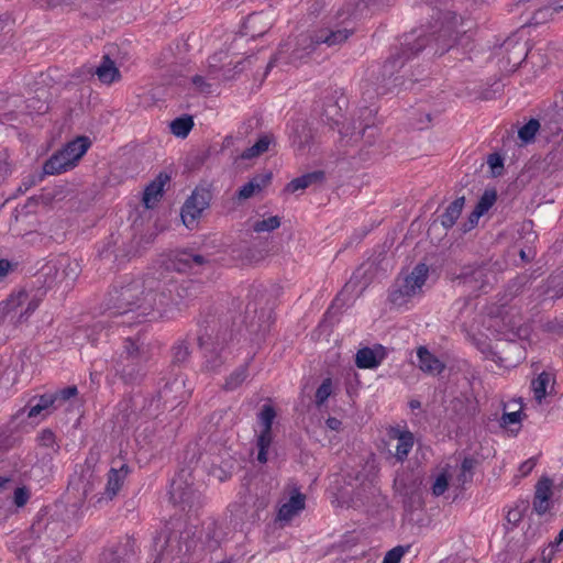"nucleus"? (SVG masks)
Returning a JSON list of instances; mask_svg holds the SVG:
<instances>
[{"label": "nucleus", "mask_w": 563, "mask_h": 563, "mask_svg": "<svg viewBox=\"0 0 563 563\" xmlns=\"http://www.w3.org/2000/svg\"><path fill=\"white\" fill-rule=\"evenodd\" d=\"M146 276L144 279H132L131 282L114 287L110 292V305L114 314H126L139 310V316H147L157 311L164 316L172 306L178 305L172 296L173 282L167 276L161 278Z\"/></svg>", "instance_id": "nucleus-1"}, {"label": "nucleus", "mask_w": 563, "mask_h": 563, "mask_svg": "<svg viewBox=\"0 0 563 563\" xmlns=\"http://www.w3.org/2000/svg\"><path fill=\"white\" fill-rule=\"evenodd\" d=\"M430 268L424 263L417 264L410 272H401L388 289V302L401 308L422 294L429 278Z\"/></svg>", "instance_id": "nucleus-2"}, {"label": "nucleus", "mask_w": 563, "mask_h": 563, "mask_svg": "<svg viewBox=\"0 0 563 563\" xmlns=\"http://www.w3.org/2000/svg\"><path fill=\"white\" fill-rule=\"evenodd\" d=\"M208 63L207 76L196 75L191 79L195 87L203 93H210L216 84L234 78L243 69L240 67L243 62L233 60L228 51L214 53Z\"/></svg>", "instance_id": "nucleus-3"}, {"label": "nucleus", "mask_w": 563, "mask_h": 563, "mask_svg": "<svg viewBox=\"0 0 563 563\" xmlns=\"http://www.w3.org/2000/svg\"><path fill=\"white\" fill-rule=\"evenodd\" d=\"M148 360L147 347L140 335L126 338L123 342V350L114 360V371L125 383L134 382L143 364Z\"/></svg>", "instance_id": "nucleus-4"}, {"label": "nucleus", "mask_w": 563, "mask_h": 563, "mask_svg": "<svg viewBox=\"0 0 563 563\" xmlns=\"http://www.w3.org/2000/svg\"><path fill=\"white\" fill-rule=\"evenodd\" d=\"M87 136H78L54 153L43 165L47 175H57L74 168L90 147Z\"/></svg>", "instance_id": "nucleus-5"}, {"label": "nucleus", "mask_w": 563, "mask_h": 563, "mask_svg": "<svg viewBox=\"0 0 563 563\" xmlns=\"http://www.w3.org/2000/svg\"><path fill=\"white\" fill-rule=\"evenodd\" d=\"M319 46L316 31L299 34L296 40L280 45L277 54L268 63L271 68L277 62L285 64H298L310 56Z\"/></svg>", "instance_id": "nucleus-6"}, {"label": "nucleus", "mask_w": 563, "mask_h": 563, "mask_svg": "<svg viewBox=\"0 0 563 563\" xmlns=\"http://www.w3.org/2000/svg\"><path fill=\"white\" fill-rule=\"evenodd\" d=\"M199 345L203 351L202 369L206 373H219L227 361V333L205 334L199 336Z\"/></svg>", "instance_id": "nucleus-7"}, {"label": "nucleus", "mask_w": 563, "mask_h": 563, "mask_svg": "<svg viewBox=\"0 0 563 563\" xmlns=\"http://www.w3.org/2000/svg\"><path fill=\"white\" fill-rule=\"evenodd\" d=\"M429 37L424 34H409L406 35L401 43V51L393 55L383 66V76L391 79L394 73L400 69L405 62L421 52L428 44Z\"/></svg>", "instance_id": "nucleus-8"}, {"label": "nucleus", "mask_w": 563, "mask_h": 563, "mask_svg": "<svg viewBox=\"0 0 563 563\" xmlns=\"http://www.w3.org/2000/svg\"><path fill=\"white\" fill-rule=\"evenodd\" d=\"M212 194L209 189L197 187L181 208V220L188 229H194L202 212L209 207Z\"/></svg>", "instance_id": "nucleus-9"}, {"label": "nucleus", "mask_w": 563, "mask_h": 563, "mask_svg": "<svg viewBox=\"0 0 563 563\" xmlns=\"http://www.w3.org/2000/svg\"><path fill=\"white\" fill-rule=\"evenodd\" d=\"M460 389V418L473 419L479 412L477 395L482 390V382L475 374L465 376Z\"/></svg>", "instance_id": "nucleus-10"}, {"label": "nucleus", "mask_w": 563, "mask_h": 563, "mask_svg": "<svg viewBox=\"0 0 563 563\" xmlns=\"http://www.w3.org/2000/svg\"><path fill=\"white\" fill-rule=\"evenodd\" d=\"M11 308L12 318L15 319L16 324L20 325L29 320L42 302V295L37 292H30L20 290L11 295L7 299Z\"/></svg>", "instance_id": "nucleus-11"}, {"label": "nucleus", "mask_w": 563, "mask_h": 563, "mask_svg": "<svg viewBox=\"0 0 563 563\" xmlns=\"http://www.w3.org/2000/svg\"><path fill=\"white\" fill-rule=\"evenodd\" d=\"M201 495L199 492L188 484L183 475H178L172 481L169 489V499L175 505H181L185 507L192 508L200 505Z\"/></svg>", "instance_id": "nucleus-12"}, {"label": "nucleus", "mask_w": 563, "mask_h": 563, "mask_svg": "<svg viewBox=\"0 0 563 563\" xmlns=\"http://www.w3.org/2000/svg\"><path fill=\"white\" fill-rule=\"evenodd\" d=\"M313 132L307 122L299 120L292 124L289 135L290 144L294 151L299 155L310 152L313 143Z\"/></svg>", "instance_id": "nucleus-13"}, {"label": "nucleus", "mask_w": 563, "mask_h": 563, "mask_svg": "<svg viewBox=\"0 0 563 563\" xmlns=\"http://www.w3.org/2000/svg\"><path fill=\"white\" fill-rule=\"evenodd\" d=\"M207 263L205 256L188 251L178 252L170 258V267L178 273L198 274Z\"/></svg>", "instance_id": "nucleus-14"}, {"label": "nucleus", "mask_w": 563, "mask_h": 563, "mask_svg": "<svg viewBox=\"0 0 563 563\" xmlns=\"http://www.w3.org/2000/svg\"><path fill=\"white\" fill-rule=\"evenodd\" d=\"M234 465L235 459L228 450L219 449L217 453L211 454L209 474L217 481L224 482L231 476Z\"/></svg>", "instance_id": "nucleus-15"}, {"label": "nucleus", "mask_w": 563, "mask_h": 563, "mask_svg": "<svg viewBox=\"0 0 563 563\" xmlns=\"http://www.w3.org/2000/svg\"><path fill=\"white\" fill-rule=\"evenodd\" d=\"M314 31L317 34V41L319 42V45L325 44L328 47H335L342 45L354 33L353 29H350L345 25H327L321 26Z\"/></svg>", "instance_id": "nucleus-16"}, {"label": "nucleus", "mask_w": 563, "mask_h": 563, "mask_svg": "<svg viewBox=\"0 0 563 563\" xmlns=\"http://www.w3.org/2000/svg\"><path fill=\"white\" fill-rule=\"evenodd\" d=\"M305 506L306 496L297 488H294L290 493L289 499L280 505L277 514V520L283 522L291 521L305 509Z\"/></svg>", "instance_id": "nucleus-17"}, {"label": "nucleus", "mask_w": 563, "mask_h": 563, "mask_svg": "<svg viewBox=\"0 0 563 563\" xmlns=\"http://www.w3.org/2000/svg\"><path fill=\"white\" fill-rule=\"evenodd\" d=\"M461 26H466L463 30V34H461L460 30V47L463 49V54L465 55L463 58H460L461 62H473L479 54V51L477 49V45L474 42V34H475V22L468 20L466 22L462 21L460 23Z\"/></svg>", "instance_id": "nucleus-18"}, {"label": "nucleus", "mask_w": 563, "mask_h": 563, "mask_svg": "<svg viewBox=\"0 0 563 563\" xmlns=\"http://www.w3.org/2000/svg\"><path fill=\"white\" fill-rule=\"evenodd\" d=\"M129 473V467L125 464H122L119 468H111L108 473V481L104 487V492L98 498V503L103 498L111 500L113 499L119 490L121 489L126 476Z\"/></svg>", "instance_id": "nucleus-19"}, {"label": "nucleus", "mask_w": 563, "mask_h": 563, "mask_svg": "<svg viewBox=\"0 0 563 563\" xmlns=\"http://www.w3.org/2000/svg\"><path fill=\"white\" fill-rule=\"evenodd\" d=\"M35 401L34 405H31L29 406L27 408V411H26V407L20 409L15 416L13 417V419H19L21 418L22 416L25 415L26 412V416L27 418H35L40 415H43L44 417L52 413L53 411H55V408H54V405H53V401H52V397H51V394L49 393H46V394H43L38 397H34L31 402Z\"/></svg>", "instance_id": "nucleus-20"}, {"label": "nucleus", "mask_w": 563, "mask_h": 563, "mask_svg": "<svg viewBox=\"0 0 563 563\" xmlns=\"http://www.w3.org/2000/svg\"><path fill=\"white\" fill-rule=\"evenodd\" d=\"M483 463L478 453L464 455L460 464V489H464L474 481V475Z\"/></svg>", "instance_id": "nucleus-21"}, {"label": "nucleus", "mask_w": 563, "mask_h": 563, "mask_svg": "<svg viewBox=\"0 0 563 563\" xmlns=\"http://www.w3.org/2000/svg\"><path fill=\"white\" fill-rule=\"evenodd\" d=\"M486 268L483 266H464L460 272V285L472 290L482 289L486 285Z\"/></svg>", "instance_id": "nucleus-22"}, {"label": "nucleus", "mask_w": 563, "mask_h": 563, "mask_svg": "<svg viewBox=\"0 0 563 563\" xmlns=\"http://www.w3.org/2000/svg\"><path fill=\"white\" fill-rule=\"evenodd\" d=\"M552 496V481L549 477H542L536 485L533 509L539 515H544L550 509V499Z\"/></svg>", "instance_id": "nucleus-23"}, {"label": "nucleus", "mask_w": 563, "mask_h": 563, "mask_svg": "<svg viewBox=\"0 0 563 563\" xmlns=\"http://www.w3.org/2000/svg\"><path fill=\"white\" fill-rule=\"evenodd\" d=\"M501 51L507 54V64L512 68L518 67L528 56L526 43L512 37L503 43Z\"/></svg>", "instance_id": "nucleus-24"}, {"label": "nucleus", "mask_w": 563, "mask_h": 563, "mask_svg": "<svg viewBox=\"0 0 563 563\" xmlns=\"http://www.w3.org/2000/svg\"><path fill=\"white\" fill-rule=\"evenodd\" d=\"M272 180V173L257 174L244 184L238 191L240 200H246L266 188Z\"/></svg>", "instance_id": "nucleus-25"}, {"label": "nucleus", "mask_w": 563, "mask_h": 563, "mask_svg": "<svg viewBox=\"0 0 563 563\" xmlns=\"http://www.w3.org/2000/svg\"><path fill=\"white\" fill-rule=\"evenodd\" d=\"M385 357L383 346L376 349L363 347L355 355V364L358 368H375Z\"/></svg>", "instance_id": "nucleus-26"}, {"label": "nucleus", "mask_w": 563, "mask_h": 563, "mask_svg": "<svg viewBox=\"0 0 563 563\" xmlns=\"http://www.w3.org/2000/svg\"><path fill=\"white\" fill-rule=\"evenodd\" d=\"M390 437L397 440V445L394 453L395 459L398 462H404L413 446V434L410 431L393 429L390 431Z\"/></svg>", "instance_id": "nucleus-27"}, {"label": "nucleus", "mask_w": 563, "mask_h": 563, "mask_svg": "<svg viewBox=\"0 0 563 563\" xmlns=\"http://www.w3.org/2000/svg\"><path fill=\"white\" fill-rule=\"evenodd\" d=\"M417 356L418 367L426 374L437 375L444 369V364L424 346L417 349Z\"/></svg>", "instance_id": "nucleus-28"}, {"label": "nucleus", "mask_w": 563, "mask_h": 563, "mask_svg": "<svg viewBox=\"0 0 563 563\" xmlns=\"http://www.w3.org/2000/svg\"><path fill=\"white\" fill-rule=\"evenodd\" d=\"M169 177L166 174H159L144 190L143 203L146 208H153L163 195L164 186Z\"/></svg>", "instance_id": "nucleus-29"}, {"label": "nucleus", "mask_w": 563, "mask_h": 563, "mask_svg": "<svg viewBox=\"0 0 563 563\" xmlns=\"http://www.w3.org/2000/svg\"><path fill=\"white\" fill-rule=\"evenodd\" d=\"M49 394L55 410L59 408H65L68 410L70 407L78 402V389L74 385Z\"/></svg>", "instance_id": "nucleus-30"}, {"label": "nucleus", "mask_w": 563, "mask_h": 563, "mask_svg": "<svg viewBox=\"0 0 563 563\" xmlns=\"http://www.w3.org/2000/svg\"><path fill=\"white\" fill-rule=\"evenodd\" d=\"M271 26L272 19L268 14L264 13L250 14L244 24L246 34L251 35L252 37L263 35Z\"/></svg>", "instance_id": "nucleus-31"}, {"label": "nucleus", "mask_w": 563, "mask_h": 563, "mask_svg": "<svg viewBox=\"0 0 563 563\" xmlns=\"http://www.w3.org/2000/svg\"><path fill=\"white\" fill-rule=\"evenodd\" d=\"M95 74L98 79L106 85H110L121 79V73L115 66V63L108 56L102 57V62L96 68Z\"/></svg>", "instance_id": "nucleus-32"}, {"label": "nucleus", "mask_w": 563, "mask_h": 563, "mask_svg": "<svg viewBox=\"0 0 563 563\" xmlns=\"http://www.w3.org/2000/svg\"><path fill=\"white\" fill-rule=\"evenodd\" d=\"M324 180V173L322 170H314L305 174L300 177L292 179L286 187L288 192L302 190L314 184H321Z\"/></svg>", "instance_id": "nucleus-33"}, {"label": "nucleus", "mask_w": 563, "mask_h": 563, "mask_svg": "<svg viewBox=\"0 0 563 563\" xmlns=\"http://www.w3.org/2000/svg\"><path fill=\"white\" fill-rule=\"evenodd\" d=\"M99 484L100 479L90 466H86L81 470L78 482L75 483L77 489L81 490L84 498H87Z\"/></svg>", "instance_id": "nucleus-34"}, {"label": "nucleus", "mask_w": 563, "mask_h": 563, "mask_svg": "<svg viewBox=\"0 0 563 563\" xmlns=\"http://www.w3.org/2000/svg\"><path fill=\"white\" fill-rule=\"evenodd\" d=\"M273 142V137L268 134H264L262 135L256 142L255 144H253L252 146L247 147L246 150H244L239 158L240 159H253V158H256L258 157L260 155L264 154L265 152L268 151L269 148V145L272 144Z\"/></svg>", "instance_id": "nucleus-35"}, {"label": "nucleus", "mask_w": 563, "mask_h": 563, "mask_svg": "<svg viewBox=\"0 0 563 563\" xmlns=\"http://www.w3.org/2000/svg\"><path fill=\"white\" fill-rule=\"evenodd\" d=\"M172 133L177 137H186L194 126L192 118L189 115L177 118L169 124Z\"/></svg>", "instance_id": "nucleus-36"}, {"label": "nucleus", "mask_w": 563, "mask_h": 563, "mask_svg": "<svg viewBox=\"0 0 563 563\" xmlns=\"http://www.w3.org/2000/svg\"><path fill=\"white\" fill-rule=\"evenodd\" d=\"M455 33V21H454V14L450 18V21L446 26H443L439 31V35L437 37V41H443V46L441 53L445 52L450 47H452L455 43V37L453 36Z\"/></svg>", "instance_id": "nucleus-37"}, {"label": "nucleus", "mask_w": 563, "mask_h": 563, "mask_svg": "<svg viewBox=\"0 0 563 563\" xmlns=\"http://www.w3.org/2000/svg\"><path fill=\"white\" fill-rule=\"evenodd\" d=\"M551 376L547 372L539 374L537 378L531 382V388L534 394L536 400L540 404L547 395V386L550 383Z\"/></svg>", "instance_id": "nucleus-38"}, {"label": "nucleus", "mask_w": 563, "mask_h": 563, "mask_svg": "<svg viewBox=\"0 0 563 563\" xmlns=\"http://www.w3.org/2000/svg\"><path fill=\"white\" fill-rule=\"evenodd\" d=\"M273 441L272 429H262L257 439L258 454L257 460L261 463L267 462V450Z\"/></svg>", "instance_id": "nucleus-39"}, {"label": "nucleus", "mask_w": 563, "mask_h": 563, "mask_svg": "<svg viewBox=\"0 0 563 563\" xmlns=\"http://www.w3.org/2000/svg\"><path fill=\"white\" fill-rule=\"evenodd\" d=\"M249 371L247 365L238 367L230 376L225 379L224 388L227 390H234L247 378Z\"/></svg>", "instance_id": "nucleus-40"}, {"label": "nucleus", "mask_w": 563, "mask_h": 563, "mask_svg": "<svg viewBox=\"0 0 563 563\" xmlns=\"http://www.w3.org/2000/svg\"><path fill=\"white\" fill-rule=\"evenodd\" d=\"M36 442L40 446L51 450L53 453H57L59 445L56 442V437L51 429H43L36 437Z\"/></svg>", "instance_id": "nucleus-41"}, {"label": "nucleus", "mask_w": 563, "mask_h": 563, "mask_svg": "<svg viewBox=\"0 0 563 563\" xmlns=\"http://www.w3.org/2000/svg\"><path fill=\"white\" fill-rule=\"evenodd\" d=\"M280 218L272 216L267 219L256 220L252 224V230L256 233L272 232L280 227Z\"/></svg>", "instance_id": "nucleus-42"}, {"label": "nucleus", "mask_w": 563, "mask_h": 563, "mask_svg": "<svg viewBox=\"0 0 563 563\" xmlns=\"http://www.w3.org/2000/svg\"><path fill=\"white\" fill-rule=\"evenodd\" d=\"M450 478L451 474L448 471V468H441L437 474L434 483L432 485V494L435 496L443 495L449 487Z\"/></svg>", "instance_id": "nucleus-43"}, {"label": "nucleus", "mask_w": 563, "mask_h": 563, "mask_svg": "<svg viewBox=\"0 0 563 563\" xmlns=\"http://www.w3.org/2000/svg\"><path fill=\"white\" fill-rule=\"evenodd\" d=\"M540 129V123L537 119H530L522 128L518 131V136L526 143L534 140V136Z\"/></svg>", "instance_id": "nucleus-44"}, {"label": "nucleus", "mask_w": 563, "mask_h": 563, "mask_svg": "<svg viewBox=\"0 0 563 563\" xmlns=\"http://www.w3.org/2000/svg\"><path fill=\"white\" fill-rule=\"evenodd\" d=\"M11 308L9 307L8 301H3L0 303V328L4 327L7 329H14L18 327L16 321L12 318Z\"/></svg>", "instance_id": "nucleus-45"}, {"label": "nucleus", "mask_w": 563, "mask_h": 563, "mask_svg": "<svg viewBox=\"0 0 563 563\" xmlns=\"http://www.w3.org/2000/svg\"><path fill=\"white\" fill-rule=\"evenodd\" d=\"M497 199V194L494 190H486L483 196L479 198L478 202L476 203L475 208L478 212L484 214L487 212L493 205L495 203Z\"/></svg>", "instance_id": "nucleus-46"}, {"label": "nucleus", "mask_w": 563, "mask_h": 563, "mask_svg": "<svg viewBox=\"0 0 563 563\" xmlns=\"http://www.w3.org/2000/svg\"><path fill=\"white\" fill-rule=\"evenodd\" d=\"M332 394V379L325 378L316 391V405L322 406Z\"/></svg>", "instance_id": "nucleus-47"}, {"label": "nucleus", "mask_w": 563, "mask_h": 563, "mask_svg": "<svg viewBox=\"0 0 563 563\" xmlns=\"http://www.w3.org/2000/svg\"><path fill=\"white\" fill-rule=\"evenodd\" d=\"M457 220V200L450 203L444 214L441 216V225L443 228H453Z\"/></svg>", "instance_id": "nucleus-48"}, {"label": "nucleus", "mask_w": 563, "mask_h": 563, "mask_svg": "<svg viewBox=\"0 0 563 563\" xmlns=\"http://www.w3.org/2000/svg\"><path fill=\"white\" fill-rule=\"evenodd\" d=\"M275 417V409L271 405H264L258 415L262 429H272Z\"/></svg>", "instance_id": "nucleus-49"}, {"label": "nucleus", "mask_w": 563, "mask_h": 563, "mask_svg": "<svg viewBox=\"0 0 563 563\" xmlns=\"http://www.w3.org/2000/svg\"><path fill=\"white\" fill-rule=\"evenodd\" d=\"M80 267L76 261H66V264L63 265V274L64 279H66L67 285L73 283L79 275Z\"/></svg>", "instance_id": "nucleus-50"}, {"label": "nucleus", "mask_w": 563, "mask_h": 563, "mask_svg": "<svg viewBox=\"0 0 563 563\" xmlns=\"http://www.w3.org/2000/svg\"><path fill=\"white\" fill-rule=\"evenodd\" d=\"M189 347L185 342L178 343L173 349V362L181 364L189 357Z\"/></svg>", "instance_id": "nucleus-51"}, {"label": "nucleus", "mask_w": 563, "mask_h": 563, "mask_svg": "<svg viewBox=\"0 0 563 563\" xmlns=\"http://www.w3.org/2000/svg\"><path fill=\"white\" fill-rule=\"evenodd\" d=\"M184 387H185L184 378L176 377L172 382H168L165 384V386L161 390V395L164 398H168L170 393L184 389Z\"/></svg>", "instance_id": "nucleus-52"}, {"label": "nucleus", "mask_w": 563, "mask_h": 563, "mask_svg": "<svg viewBox=\"0 0 563 563\" xmlns=\"http://www.w3.org/2000/svg\"><path fill=\"white\" fill-rule=\"evenodd\" d=\"M406 552L407 548L396 547L386 553L383 563H399Z\"/></svg>", "instance_id": "nucleus-53"}, {"label": "nucleus", "mask_w": 563, "mask_h": 563, "mask_svg": "<svg viewBox=\"0 0 563 563\" xmlns=\"http://www.w3.org/2000/svg\"><path fill=\"white\" fill-rule=\"evenodd\" d=\"M489 167L493 170L494 176H499L504 168V159L499 154H490L487 161Z\"/></svg>", "instance_id": "nucleus-54"}, {"label": "nucleus", "mask_w": 563, "mask_h": 563, "mask_svg": "<svg viewBox=\"0 0 563 563\" xmlns=\"http://www.w3.org/2000/svg\"><path fill=\"white\" fill-rule=\"evenodd\" d=\"M521 420V410L512 412H504L500 419V426L507 427L508 424L519 423Z\"/></svg>", "instance_id": "nucleus-55"}, {"label": "nucleus", "mask_w": 563, "mask_h": 563, "mask_svg": "<svg viewBox=\"0 0 563 563\" xmlns=\"http://www.w3.org/2000/svg\"><path fill=\"white\" fill-rule=\"evenodd\" d=\"M563 551V548H556L554 541H551L547 548L542 550L541 558L545 563H550L558 552Z\"/></svg>", "instance_id": "nucleus-56"}, {"label": "nucleus", "mask_w": 563, "mask_h": 563, "mask_svg": "<svg viewBox=\"0 0 563 563\" xmlns=\"http://www.w3.org/2000/svg\"><path fill=\"white\" fill-rule=\"evenodd\" d=\"M482 216H483V214H482L481 212H478L476 209H474V210L471 212V214H470V217H468L467 221L463 224L462 230H463L464 232H467V231L472 230L473 228H475V227L477 225L478 220H479V218H481Z\"/></svg>", "instance_id": "nucleus-57"}, {"label": "nucleus", "mask_w": 563, "mask_h": 563, "mask_svg": "<svg viewBox=\"0 0 563 563\" xmlns=\"http://www.w3.org/2000/svg\"><path fill=\"white\" fill-rule=\"evenodd\" d=\"M174 288L179 299H186L195 295V292H192V289H195L196 287L192 283H189L187 286H174Z\"/></svg>", "instance_id": "nucleus-58"}, {"label": "nucleus", "mask_w": 563, "mask_h": 563, "mask_svg": "<svg viewBox=\"0 0 563 563\" xmlns=\"http://www.w3.org/2000/svg\"><path fill=\"white\" fill-rule=\"evenodd\" d=\"M536 465H537V460L534 457H530L527 461L522 462L519 466V472H520L521 476L529 475Z\"/></svg>", "instance_id": "nucleus-59"}, {"label": "nucleus", "mask_w": 563, "mask_h": 563, "mask_svg": "<svg viewBox=\"0 0 563 563\" xmlns=\"http://www.w3.org/2000/svg\"><path fill=\"white\" fill-rule=\"evenodd\" d=\"M522 518V515H521V511L519 509H509L507 515H506V520L509 525H511L512 527L514 526H517L518 522L521 520Z\"/></svg>", "instance_id": "nucleus-60"}, {"label": "nucleus", "mask_w": 563, "mask_h": 563, "mask_svg": "<svg viewBox=\"0 0 563 563\" xmlns=\"http://www.w3.org/2000/svg\"><path fill=\"white\" fill-rule=\"evenodd\" d=\"M27 494L23 488H16L14 492V503L18 506H23L27 501Z\"/></svg>", "instance_id": "nucleus-61"}, {"label": "nucleus", "mask_w": 563, "mask_h": 563, "mask_svg": "<svg viewBox=\"0 0 563 563\" xmlns=\"http://www.w3.org/2000/svg\"><path fill=\"white\" fill-rule=\"evenodd\" d=\"M325 424L331 430H339L341 424H342V422L339 419L334 418V417H330V418L327 419Z\"/></svg>", "instance_id": "nucleus-62"}, {"label": "nucleus", "mask_w": 563, "mask_h": 563, "mask_svg": "<svg viewBox=\"0 0 563 563\" xmlns=\"http://www.w3.org/2000/svg\"><path fill=\"white\" fill-rule=\"evenodd\" d=\"M10 268V263L7 260H0V278H3Z\"/></svg>", "instance_id": "nucleus-63"}, {"label": "nucleus", "mask_w": 563, "mask_h": 563, "mask_svg": "<svg viewBox=\"0 0 563 563\" xmlns=\"http://www.w3.org/2000/svg\"><path fill=\"white\" fill-rule=\"evenodd\" d=\"M553 541L556 548H563V528L560 530L559 534Z\"/></svg>", "instance_id": "nucleus-64"}]
</instances>
